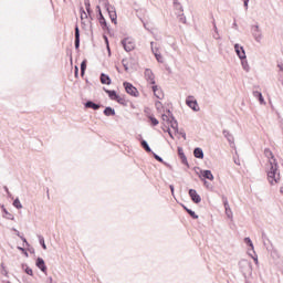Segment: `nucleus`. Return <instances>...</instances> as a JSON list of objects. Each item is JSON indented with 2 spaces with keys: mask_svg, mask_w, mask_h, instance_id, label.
<instances>
[{
  "mask_svg": "<svg viewBox=\"0 0 283 283\" xmlns=\"http://www.w3.org/2000/svg\"><path fill=\"white\" fill-rule=\"evenodd\" d=\"M264 156L269 159V166L266 170L268 182L271 187H275V185H280V180H282L280 176V166L277 165V159L273 156V151L271 149H264Z\"/></svg>",
  "mask_w": 283,
  "mask_h": 283,
  "instance_id": "obj_1",
  "label": "nucleus"
},
{
  "mask_svg": "<svg viewBox=\"0 0 283 283\" xmlns=\"http://www.w3.org/2000/svg\"><path fill=\"white\" fill-rule=\"evenodd\" d=\"M239 266L240 270L242 271L244 277H247V275H253V264H251V262L247 261V260H241L239 262Z\"/></svg>",
  "mask_w": 283,
  "mask_h": 283,
  "instance_id": "obj_2",
  "label": "nucleus"
},
{
  "mask_svg": "<svg viewBox=\"0 0 283 283\" xmlns=\"http://www.w3.org/2000/svg\"><path fill=\"white\" fill-rule=\"evenodd\" d=\"M251 32H252V36H253L254 41H256V43H261L262 42V30H260V25H258V24L252 25Z\"/></svg>",
  "mask_w": 283,
  "mask_h": 283,
  "instance_id": "obj_3",
  "label": "nucleus"
},
{
  "mask_svg": "<svg viewBox=\"0 0 283 283\" xmlns=\"http://www.w3.org/2000/svg\"><path fill=\"white\" fill-rule=\"evenodd\" d=\"M122 45L125 52H132V50L136 48V43H134V40H132L130 38H125L124 40H122Z\"/></svg>",
  "mask_w": 283,
  "mask_h": 283,
  "instance_id": "obj_4",
  "label": "nucleus"
},
{
  "mask_svg": "<svg viewBox=\"0 0 283 283\" xmlns=\"http://www.w3.org/2000/svg\"><path fill=\"white\" fill-rule=\"evenodd\" d=\"M150 48L156 61H158V63H165V57L160 54V49H158V46H154V42H150Z\"/></svg>",
  "mask_w": 283,
  "mask_h": 283,
  "instance_id": "obj_5",
  "label": "nucleus"
},
{
  "mask_svg": "<svg viewBox=\"0 0 283 283\" xmlns=\"http://www.w3.org/2000/svg\"><path fill=\"white\" fill-rule=\"evenodd\" d=\"M124 87L125 91L130 95V96H138V88H136L134 86V84L129 83V82H124Z\"/></svg>",
  "mask_w": 283,
  "mask_h": 283,
  "instance_id": "obj_6",
  "label": "nucleus"
},
{
  "mask_svg": "<svg viewBox=\"0 0 283 283\" xmlns=\"http://www.w3.org/2000/svg\"><path fill=\"white\" fill-rule=\"evenodd\" d=\"M144 76L147 83H150V85H156V76L154 75L151 69H146Z\"/></svg>",
  "mask_w": 283,
  "mask_h": 283,
  "instance_id": "obj_7",
  "label": "nucleus"
},
{
  "mask_svg": "<svg viewBox=\"0 0 283 283\" xmlns=\"http://www.w3.org/2000/svg\"><path fill=\"white\" fill-rule=\"evenodd\" d=\"M189 196L195 205H200V202H202V198L200 197V195H198V191H196V189H190Z\"/></svg>",
  "mask_w": 283,
  "mask_h": 283,
  "instance_id": "obj_8",
  "label": "nucleus"
},
{
  "mask_svg": "<svg viewBox=\"0 0 283 283\" xmlns=\"http://www.w3.org/2000/svg\"><path fill=\"white\" fill-rule=\"evenodd\" d=\"M234 50L240 60L247 59V53L244 52L243 46H241L240 44H234Z\"/></svg>",
  "mask_w": 283,
  "mask_h": 283,
  "instance_id": "obj_9",
  "label": "nucleus"
},
{
  "mask_svg": "<svg viewBox=\"0 0 283 283\" xmlns=\"http://www.w3.org/2000/svg\"><path fill=\"white\" fill-rule=\"evenodd\" d=\"M107 12H108L112 23H115V25H116V19H118V15L116 14V8L108 7Z\"/></svg>",
  "mask_w": 283,
  "mask_h": 283,
  "instance_id": "obj_10",
  "label": "nucleus"
},
{
  "mask_svg": "<svg viewBox=\"0 0 283 283\" xmlns=\"http://www.w3.org/2000/svg\"><path fill=\"white\" fill-rule=\"evenodd\" d=\"M153 92L156 98H158L159 101H163L165 98V93H163V90L158 87V85L153 86Z\"/></svg>",
  "mask_w": 283,
  "mask_h": 283,
  "instance_id": "obj_11",
  "label": "nucleus"
},
{
  "mask_svg": "<svg viewBox=\"0 0 283 283\" xmlns=\"http://www.w3.org/2000/svg\"><path fill=\"white\" fill-rule=\"evenodd\" d=\"M222 134L230 145H235V138L233 137V134H231V132L223 129Z\"/></svg>",
  "mask_w": 283,
  "mask_h": 283,
  "instance_id": "obj_12",
  "label": "nucleus"
},
{
  "mask_svg": "<svg viewBox=\"0 0 283 283\" xmlns=\"http://www.w3.org/2000/svg\"><path fill=\"white\" fill-rule=\"evenodd\" d=\"M35 265L38 269H40V271H42V273L48 272V266H45V261L42 258L36 259Z\"/></svg>",
  "mask_w": 283,
  "mask_h": 283,
  "instance_id": "obj_13",
  "label": "nucleus"
},
{
  "mask_svg": "<svg viewBox=\"0 0 283 283\" xmlns=\"http://www.w3.org/2000/svg\"><path fill=\"white\" fill-rule=\"evenodd\" d=\"M186 105H188L190 109H193V112L200 111V108L198 107V102L196 99H186Z\"/></svg>",
  "mask_w": 283,
  "mask_h": 283,
  "instance_id": "obj_14",
  "label": "nucleus"
},
{
  "mask_svg": "<svg viewBox=\"0 0 283 283\" xmlns=\"http://www.w3.org/2000/svg\"><path fill=\"white\" fill-rule=\"evenodd\" d=\"M223 207L226 209L227 218H229L230 220H233V211H231V207L229 206V201L228 200L223 201Z\"/></svg>",
  "mask_w": 283,
  "mask_h": 283,
  "instance_id": "obj_15",
  "label": "nucleus"
},
{
  "mask_svg": "<svg viewBox=\"0 0 283 283\" xmlns=\"http://www.w3.org/2000/svg\"><path fill=\"white\" fill-rule=\"evenodd\" d=\"M81 48V31L78 30V25L75 27V50Z\"/></svg>",
  "mask_w": 283,
  "mask_h": 283,
  "instance_id": "obj_16",
  "label": "nucleus"
},
{
  "mask_svg": "<svg viewBox=\"0 0 283 283\" xmlns=\"http://www.w3.org/2000/svg\"><path fill=\"white\" fill-rule=\"evenodd\" d=\"M101 83H102V85H112V78H109V75L102 73L101 74Z\"/></svg>",
  "mask_w": 283,
  "mask_h": 283,
  "instance_id": "obj_17",
  "label": "nucleus"
},
{
  "mask_svg": "<svg viewBox=\"0 0 283 283\" xmlns=\"http://www.w3.org/2000/svg\"><path fill=\"white\" fill-rule=\"evenodd\" d=\"M85 107L87 109H95V111L101 109V105H98V104H96V103H94L92 101L86 102L85 103Z\"/></svg>",
  "mask_w": 283,
  "mask_h": 283,
  "instance_id": "obj_18",
  "label": "nucleus"
},
{
  "mask_svg": "<svg viewBox=\"0 0 283 283\" xmlns=\"http://www.w3.org/2000/svg\"><path fill=\"white\" fill-rule=\"evenodd\" d=\"M253 96L254 98H259L261 105H266V102H264V96H262V93L260 91H254Z\"/></svg>",
  "mask_w": 283,
  "mask_h": 283,
  "instance_id": "obj_19",
  "label": "nucleus"
},
{
  "mask_svg": "<svg viewBox=\"0 0 283 283\" xmlns=\"http://www.w3.org/2000/svg\"><path fill=\"white\" fill-rule=\"evenodd\" d=\"M193 156L195 158L202 159L205 158V151H202V148H195Z\"/></svg>",
  "mask_w": 283,
  "mask_h": 283,
  "instance_id": "obj_20",
  "label": "nucleus"
},
{
  "mask_svg": "<svg viewBox=\"0 0 283 283\" xmlns=\"http://www.w3.org/2000/svg\"><path fill=\"white\" fill-rule=\"evenodd\" d=\"M170 118H171L170 122H169L170 127L175 132H178V120H176V117H174V115H171Z\"/></svg>",
  "mask_w": 283,
  "mask_h": 283,
  "instance_id": "obj_21",
  "label": "nucleus"
},
{
  "mask_svg": "<svg viewBox=\"0 0 283 283\" xmlns=\"http://www.w3.org/2000/svg\"><path fill=\"white\" fill-rule=\"evenodd\" d=\"M104 92L108 94V98H111V101H116V98H118V94H116V91L104 90Z\"/></svg>",
  "mask_w": 283,
  "mask_h": 283,
  "instance_id": "obj_22",
  "label": "nucleus"
},
{
  "mask_svg": "<svg viewBox=\"0 0 283 283\" xmlns=\"http://www.w3.org/2000/svg\"><path fill=\"white\" fill-rule=\"evenodd\" d=\"M104 114L106 116H116V111L109 106H107L105 109H104Z\"/></svg>",
  "mask_w": 283,
  "mask_h": 283,
  "instance_id": "obj_23",
  "label": "nucleus"
},
{
  "mask_svg": "<svg viewBox=\"0 0 283 283\" xmlns=\"http://www.w3.org/2000/svg\"><path fill=\"white\" fill-rule=\"evenodd\" d=\"M167 112H168V115H167V114H163V115H161V119H163L165 123H170L171 116H174V114H171V111H167Z\"/></svg>",
  "mask_w": 283,
  "mask_h": 283,
  "instance_id": "obj_24",
  "label": "nucleus"
},
{
  "mask_svg": "<svg viewBox=\"0 0 283 283\" xmlns=\"http://www.w3.org/2000/svg\"><path fill=\"white\" fill-rule=\"evenodd\" d=\"M241 65H242V69L244 70V72L251 71V66H249V62L247 61V59L241 60Z\"/></svg>",
  "mask_w": 283,
  "mask_h": 283,
  "instance_id": "obj_25",
  "label": "nucleus"
},
{
  "mask_svg": "<svg viewBox=\"0 0 283 283\" xmlns=\"http://www.w3.org/2000/svg\"><path fill=\"white\" fill-rule=\"evenodd\" d=\"M140 145L143 149H145V151H147L148 154L151 153V147H149V144L147 143V140L143 139Z\"/></svg>",
  "mask_w": 283,
  "mask_h": 283,
  "instance_id": "obj_26",
  "label": "nucleus"
},
{
  "mask_svg": "<svg viewBox=\"0 0 283 283\" xmlns=\"http://www.w3.org/2000/svg\"><path fill=\"white\" fill-rule=\"evenodd\" d=\"M202 176H203L207 180H213V174L211 172V170H203V171H202Z\"/></svg>",
  "mask_w": 283,
  "mask_h": 283,
  "instance_id": "obj_27",
  "label": "nucleus"
},
{
  "mask_svg": "<svg viewBox=\"0 0 283 283\" xmlns=\"http://www.w3.org/2000/svg\"><path fill=\"white\" fill-rule=\"evenodd\" d=\"M97 9L99 10V23H101V25H105V28H107V21L105 20V17H103V13L101 12V7H97Z\"/></svg>",
  "mask_w": 283,
  "mask_h": 283,
  "instance_id": "obj_28",
  "label": "nucleus"
},
{
  "mask_svg": "<svg viewBox=\"0 0 283 283\" xmlns=\"http://www.w3.org/2000/svg\"><path fill=\"white\" fill-rule=\"evenodd\" d=\"M184 209L187 211V213H189V216L193 219V220H198V214H196V212L187 207H184Z\"/></svg>",
  "mask_w": 283,
  "mask_h": 283,
  "instance_id": "obj_29",
  "label": "nucleus"
},
{
  "mask_svg": "<svg viewBox=\"0 0 283 283\" xmlns=\"http://www.w3.org/2000/svg\"><path fill=\"white\" fill-rule=\"evenodd\" d=\"M148 118H149L153 127H156L160 123V122H158V119L156 117H154V115H149Z\"/></svg>",
  "mask_w": 283,
  "mask_h": 283,
  "instance_id": "obj_30",
  "label": "nucleus"
},
{
  "mask_svg": "<svg viewBox=\"0 0 283 283\" xmlns=\"http://www.w3.org/2000/svg\"><path fill=\"white\" fill-rule=\"evenodd\" d=\"M244 242L250 247L251 251H255V248L253 247V241H251V238L247 237L244 238Z\"/></svg>",
  "mask_w": 283,
  "mask_h": 283,
  "instance_id": "obj_31",
  "label": "nucleus"
},
{
  "mask_svg": "<svg viewBox=\"0 0 283 283\" xmlns=\"http://www.w3.org/2000/svg\"><path fill=\"white\" fill-rule=\"evenodd\" d=\"M22 269H24V273H27V275H34V272L32 271V269L25 264H22Z\"/></svg>",
  "mask_w": 283,
  "mask_h": 283,
  "instance_id": "obj_32",
  "label": "nucleus"
},
{
  "mask_svg": "<svg viewBox=\"0 0 283 283\" xmlns=\"http://www.w3.org/2000/svg\"><path fill=\"white\" fill-rule=\"evenodd\" d=\"M85 70H87V61L84 60L81 63V74H82V76L85 74Z\"/></svg>",
  "mask_w": 283,
  "mask_h": 283,
  "instance_id": "obj_33",
  "label": "nucleus"
},
{
  "mask_svg": "<svg viewBox=\"0 0 283 283\" xmlns=\"http://www.w3.org/2000/svg\"><path fill=\"white\" fill-rule=\"evenodd\" d=\"M84 6H85L87 14H92V9H91L90 0H84Z\"/></svg>",
  "mask_w": 283,
  "mask_h": 283,
  "instance_id": "obj_34",
  "label": "nucleus"
},
{
  "mask_svg": "<svg viewBox=\"0 0 283 283\" xmlns=\"http://www.w3.org/2000/svg\"><path fill=\"white\" fill-rule=\"evenodd\" d=\"M13 207H15V209H23V205H21L19 198L14 199Z\"/></svg>",
  "mask_w": 283,
  "mask_h": 283,
  "instance_id": "obj_35",
  "label": "nucleus"
},
{
  "mask_svg": "<svg viewBox=\"0 0 283 283\" xmlns=\"http://www.w3.org/2000/svg\"><path fill=\"white\" fill-rule=\"evenodd\" d=\"M39 242L42 247V249H48V245H45V239L42 235H39Z\"/></svg>",
  "mask_w": 283,
  "mask_h": 283,
  "instance_id": "obj_36",
  "label": "nucleus"
},
{
  "mask_svg": "<svg viewBox=\"0 0 283 283\" xmlns=\"http://www.w3.org/2000/svg\"><path fill=\"white\" fill-rule=\"evenodd\" d=\"M87 19V12L85 10L81 9V21H85Z\"/></svg>",
  "mask_w": 283,
  "mask_h": 283,
  "instance_id": "obj_37",
  "label": "nucleus"
},
{
  "mask_svg": "<svg viewBox=\"0 0 283 283\" xmlns=\"http://www.w3.org/2000/svg\"><path fill=\"white\" fill-rule=\"evenodd\" d=\"M115 101L119 103V105H125V98L120 97L119 95H117V98H115Z\"/></svg>",
  "mask_w": 283,
  "mask_h": 283,
  "instance_id": "obj_38",
  "label": "nucleus"
},
{
  "mask_svg": "<svg viewBox=\"0 0 283 283\" xmlns=\"http://www.w3.org/2000/svg\"><path fill=\"white\" fill-rule=\"evenodd\" d=\"M178 156L180 159L185 157V150L182 149V147H178Z\"/></svg>",
  "mask_w": 283,
  "mask_h": 283,
  "instance_id": "obj_39",
  "label": "nucleus"
},
{
  "mask_svg": "<svg viewBox=\"0 0 283 283\" xmlns=\"http://www.w3.org/2000/svg\"><path fill=\"white\" fill-rule=\"evenodd\" d=\"M122 64H123V66H124L125 72H129V66H128V64H127V60H123V61H122Z\"/></svg>",
  "mask_w": 283,
  "mask_h": 283,
  "instance_id": "obj_40",
  "label": "nucleus"
},
{
  "mask_svg": "<svg viewBox=\"0 0 283 283\" xmlns=\"http://www.w3.org/2000/svg\"><path fill=\"white\" fill-rule=\"evenodd\" d=\"M154 158L158 160V163H163V157L158 156L156 153H153Z\"/></svg>",
  "mask_w": 283,
  "mask_h": 283,
  "instance_id": "obj_41",
  "label": "nucleus"
},
{
  "mask_svg": "<svg viewBox=\"0 0 283 283\" xmlns=\"http://www.w3.org/2000/svg\"><path fill=\"white\" fill-rule=\"evenodd\" d=\"M212 36H213V39H216V41H220V39H222L220 36V32L214 33Z\"/></svg>",
  "mask_w": 283,
  "mask_h": 283,
  "instance_id": "obj_42",
  "label": "nucleus"
},
{
  "mask_svg": "<svg viewBox=\"0 0 283 283\" xmlns=\"http://www.w3.org/2000/svg\"><path fill=\"white\" fill-rule=\"evenodd\" d=\"M181 163H182V165L189 166V163L187 161V156L181 157Z\"/></svg>",
  "mask_w": 283,
  "mask_h": 283,
  "instance_id": "obj_43",
  "label": "nucleus"
},
{
  "mask_svg": "<svg viewBox=\"0 0 283 283\" xmlns=\"http://www.w3.org/2000/svg\"><path fill=\"white\" fill-rule=\"evenodd\" d=\"M243 1V6L245 8V10H249V1L250 0H242Z\"/></svg>",
  "mask_w": 283,
  "mask_h": 283,
  "instance_id": "obj_44",
  "label": "nucleus"
},
{
  "mask_svg": "<svg viewBox=\"0 0 283 283\" xmlns=\"http://www.w3.org/2000/svg\"><path fill=\"white\" fill-rule=\"evenodd\" d=\"M164 132H167L170 138H174V134H171V128L164 129Z\"/></svg>",
  "mask_w": 283,
  "mask_h": 283,
  "instance_id": "obj_45",
  "label": "nucleus"
},
{
  "mask_svg": "<svg viewBox=\"0 0 283 283\" xmlns=\"http://www.w3.org/2000/svg\"><path fill=\"white\" fill-rule=\"evenodd\" d=\"M213 31H214V33H218L219 31H218V25L217 24H214V27H213Z\"/></svg>",
  "mask_w": 283,
  "mask_h": 283,
  "instance_id": "obj_46",
  "label": "nucleus"
},
{
  "mask_svg": "<svg viewBox=\"0 0 283 283\" xmlns=\"http://www.w3.org/2000/svg\"><path fill=\"white\" fill-rule=\"evenodd\" d=\"M75 76H78V66H75Z\"/></svg>",
  "mask_w": 283,
  "mask_h": 283,
  "instance_id": "obj_47",
  "label": "nucleus"
},
{
  "mask_svg": "<svg viewBox=\"0 0 283 283\" xmlns=\"http://www.w3.org/2000/svg\"><path fill=\"white\" fill-rule=\"evenodd\" d=\"M181 136H182V138H184L185 140H187V134L181 133Z\"/></svg>",
  "mask_w": 283,
  "mask_h": 283,
  "instance_id": "obj_48",
  "label": "nucleus"
},
{
  "mask_svg": "<svg viewBox=\"0 0 283 283\" xmlns=\"http://www.w3.org/2000/svg\"><path fill=\"white\" fill-rule=\"evenodd\" d=\"M170 191H171V195L174 196V185H170Z\"/></svg>",
  "mask_w": 283,
  "mask_h": 283,
  "instance_id": "obj_49",
  "label": "nucleus"
},
{
  "mask_svg": "<svg viewBox=\"0 0 283 283\" xmlns=\"http://www.w3.org/2000/svg\"><path fill=\"white\" fill-rule=\"evenodd\" d=\"M4 191H6L7 193H10V190L8 189V186H4Z\"/></svg>",
  "mask_w": 283,
  "mask_h": 283,
  "instance_id": "obj_50",
  "label": "nucleus"
},
{
  "mask_svg": "<svg viewBox=\"0 0 283 283\" xmlns=\"http://www.w3.org/2000/svg\"><path fill=\"white\" fill-rule=\"evenodd\" d=\"M255 264H260V262L258 261V256L253 258Z\"/></svg>",
  "mask_w": 283,
  "mask_h": 283,
  "instance_id": "obj_51",
  "label": "nucleus"
},
{
  "mask_svg": "<svg viewBox=\"0 0 283 283\" xmlns=\"http://www.w3.org/2000/svg\"><path fill=\"white\" fill-rule=\"evenodd\" d=\"M182 23H187V19L186 18H181Z\"/></svg>",
  "mask_w": 283,
  "mask_h": 283,
  "instance_id": "obj_52",
  "label": "nucleus"
},
{
  "mask_svg": "<svg viewBox=\"0 0 283 283\" xmlns=\"http://www.w3.org/2000/svg\"><path fill=\"white\" fill-rule=\"evenodd\" d=\"M105 41L107 43V48H109V42L107 41V36H105Z\"/></svg>",
  "mask_w": 283,
  "mask_h": 283,
  "instance_id": "obj_53",
  "label": "nucleus"
},
{
  "mask_svg": "<svg viewBox=\"0 0 283 283\" xmlns=\"http://www.w3.org/2000/svg\"><path fill=\"white\" fill-rule=\"evenodd\" d=\"M21 238V240L23 241V242H28V240H25V238H23V237H20Z\"/></svg>",
  "mask_w": 283,
  "mask_h": 283,
  "instance_id": "obj_54",
  "label": "nucleus"
},
{
  "mask_svg": "<svg viewBox=\"0 0 283 283\" xmlns=\"http://www.w3.org/2000/svg\"><path fill=\"white\" fill-rule=\"evenodd\" d=\"M212 25H213V28H216V25H217V24H216V20L212 21Z\"/></svg>",
  "mask_w": 283,
  "mask_h": 283,
  "instance_id": "obj_55",
  "label": "nucleus"
},
{
  "mask_svg": "<svg viewBox=\"0 0 283 283\" xmlns=\"http://www.w3.org/2000/svg\"><path fill=\"white\" fill-rule=\"evenodd\" d=\"M205 186H206V187H209V181H205Z\"/></svg>",
  "mask_w": 283,
  "mask_h": 283,
  "instance_id": "obj_56",
  "label": "nucleus"
},
{
  "mask_svg": "<svg viewBox=\"0 0 283 283\" xmlns=\"http://www.w3.org/2000/svg\"><path fill=\"white\" fill-rule=\"evenodd\" d=\"M7 195H8L9 198H12V193L9 192V193H7Z\"/></svg>",
  "mask_w": 283,
  "mask_h": 283,
  "instance_id": "obj_57",
  "label": "nucleus"
},
{
  "mask_svg": "<svg viewBox=\"0 0 283 283\" xmlns=\"http://www.w3.org/2000/svg\"><path fill=\"white\" fill-rule=\"evenodd\" d=\"M233 27H234V28H238V23L234 22V23H233Z\"/></svg>",
  "mask_w": 283,
  "mask_h": 283,
  "instance_id": "obj_58",
  "label": "nucleus"
},
{
  "mask_svg": "<svg viewBox=\"0 0 283 283\" xmlns=\"http://www.w3.org/2000/svg\"><path fill=\"white\" fill-rule=\"evenodd\" d=\"M156 105H157V106L160 105V102H157Z\"/></svg>",
  "mask_w": 283,
  "mask_h": 283,
  "instance_id": "obj_59",
  "label": "nucleus"
},
{
  "mask_svg": "<svg viewBox=\"0 0 283 283\" xmlns=\"http://www.w3.org/2000/svg\"><path fill=\"white\" fill-rule=\"evenodd\" d=\"M49 282H52V277L49 279Z\"/></svg>",
  "mask_w": 283,
  "mask_h": 283,
  "instance_id": "obj_60",
  "label": "nucleus"
},
{
  "mask_svg": "<svg viewBox=\"0 0 283 283\" xmlns=\"http://www.w3.org/2000/svg\"><path fill=\"white\" fill-rule=\"evenodd\" d=\"M20 249V251H23V249L22 248H19Z\"/></svg>",
  "mask_w": 283,
  "mask_h": 283,
  "instance_id": "obj_61",
  "label": "nucleus"
},
{
  "mask_svg": "<svg viewBox=\"0 0 283 283\" xmlns=\"http://www.w3.org/2000/svg\"><path fill=\"white\" fill-rule=\"evenodd\" d=\"M4 213H8V211H7V210H4Z\"/></svg>",
  "mask_w": 283,
  "mask_h": 283,
  "instance_id": "obj_62",
  "label": "nucleus"
},
{
  "mask_svg": "<svg viewBox=\"0 0 283 283\" xmlns=\"http://www.w3.org/2000/svg\"><path fill=\"white\" fill-rule=\"evenodd\" d=\"M234 164H237V165H238V161H234Z\"/></svg>",
  "mask_w": 283,
  "mask_h": 283,
  "instance_id": "obj_63",
  "label": "nucleus"
},
{
  "mask_svg": "<svg viewBox=\"0 0 283 283\" xmlns=\"http://www.w3.org/2000/svg\"><path fill=\"white\" fill-rule=\"evenodd\" d=\"M234 164H237V165H238V161H234Z\"/></svg>",
  "mask_w": 283,
  "mask_h": 283,
  "instance_id": "obj_64",
  "label": "nucleus"
}]
</instances>
